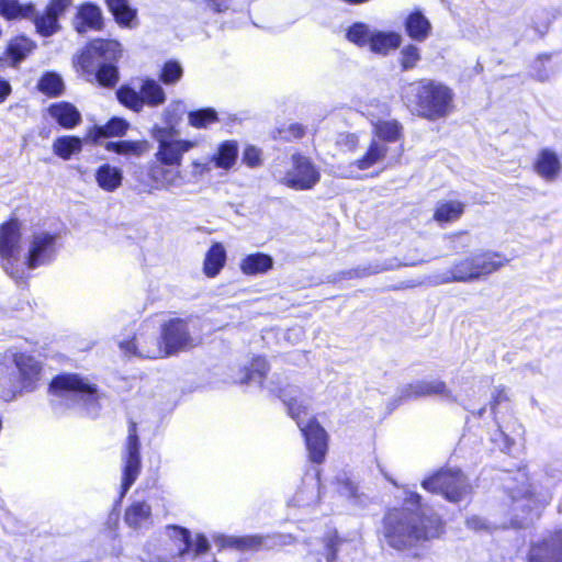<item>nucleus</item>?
<instances>
[{
    "label": "nucleus",
    "instance_id": "34",
    "mask_svg": "<svg viewBox=\"0 0 562 562\" xmlns=\"http://www.w3.org/2000/svg\"><path fill=\"white\" fill-rule=\"evenodd\" d=\"M30 19L33 21V23L36 27V31L41 35L46 36V37L52 36L60 29V25L58 22L59 18L56 16L50 11H48L47 9L42 13H38L34 9V13Z\"/></svg>",
    "mask_w": 562,
    "mask_h": 562
},
{
    "label": "nucleus",
    "instance_id": "16",
    "mask_svg": "<svg viewBox=\"0 0 562 562\" xmlns=\"http://www.w3.org/2000/svg\"><path fill=\"white\" fill-rule=\"evenodd\" d=\"M430 395H440L447 402H458L457 396L452 394V392L447 387L446 383L439 380H423L407 384L401 390L398 400L402 402Z\"/></svg>",
    "mask_w": 562,
    "mask_h": 562
},
{
    "label": "nucleus",
    "instance_id": "52",
    "mask_svg": "<svg viewBox=\"0 0 562 562\" xmlns=\"http://www.w3.org/2000/svg\"><path fill=\"white\" fill-rule=\"evenodd\" d=\"M243 162L250 168L260 166L261 151L256 146L248 145L243 153Z\"/></svg>",
    "mask_w": 562,
    "mask_h": 562
},
{
    "label": "nucleus",
    "instance_id": "7",
    "mask_svg": "<svg viewBox=\"0 0 562 562\" xmlns=\"http://www.w3.org/2000/svg\"><path fill=\"white\" fill-rule=\"evenodd\" d=\"M119 346L126 355L145 359H158L170 355L176 348V319L169 318L161 325L159 339L140 331L132 340L121 341Z\"/></svg>",
    "mask_w": 562,
    "mask_h": 562
},
{
    "label": "nucleus",
    "instance_id": "2",
    "mask_svg": "<svg viewBox=\"0 0 562 562\" xmlns=\"http://www.w3.org/2000/svg\"><path fill=\"white\" fill-rule=\"evenodd\" d=\"M265 387L284 403L289 415L296 420L305 439L311 461L323 462L327 452V434L315 418L304 422L302 415L307 416V412L304 401L301 400L300 389L290 384L282 386L278 374H272Z\"/></svg>",
    "mask_w": 562,
    "mask_h": 562
},
{
    "label": "nucleus",
    "instance_id": "3",
    "mask_svg": "<svg viewBox=\"0 0 562 562\" xmlns=\"http://www.w3.org/2000/svg\"><path fill=\"white\" fill-rule=\"evenodd\" d=\"M42 376V366L25 353L0 356V398L11 401L16 395L33 392Z\"/></svg>",
    "mask_w": 562,
    "mask_h": 562
},
{
    "label": "nucleus",
    "instance_id": "21",
    "mask_svg": "<svg viewBox=\"0 0 562 562\" xmlns=\"http://www.w3.org/2000/svg\"><path fill=\"white\" fill-rule=\"evenodd\" d=\"M406 34L416 42H424L431 34V23L419 9L412 11L404 20Z\"/></svg>",
    "mask_w": 562,
    "mask_h": 562
},
{
    "label": "nucleus",
    "instance_id": "54",
    "mask_svg": "<svg viewBox=\"0 0 562 562\" xmlns=\"http://www.w3.org/2000/svg\"><path fill=\"white\" fill-rule=\"evenodd\" d=\"M71 4L72 0H50L46 9L60 18Z\"/></svg>",
    "mask_w": 562,
    "mask_h": 562
},
{
    "label": "nucleus",
    "instance_id": "33",
    "mask_svg": "<svg viewBox=\"0 0 562 562\" xmlns=\"http://www.w3.org/2000/svg\"><path fill=\"white\" fill-rule=\"evenodd\" d=\"M34 13L32 3L22 4L19 0H0V15L7 20L27 19Z\"/></svg>",
    "mask_w": 562,
    "mask_h": 562
},
{
    "label": "nucleus",
    "instance_id": "55",
    "mask_svg": "<svg viewBox=\"0 0 562 562\" xmlns=\"http://www.w3.org/2000/svg\"><path fill=\"white\" fill-rule=\"evenodd\" d=\"M161 79L165 83H172L176 81V61L170 60L166 63L162 71Z\"/></svg>",
    "mask_w": 562,
    "mask_h": 562
},
{
    "label": "nucleus",
    "instance_id": "31",
    "mask_svg": "<svg viewBox=\"0 0 562 562\" xmlns=\"http://www.w3.org/2000/svg\"><path fill=\"white\" fill-rule=\"evenodd\" d=\"M273 266L271 256L262 252H256L245 257L240 263V269L245 274L266 273Z\"/></svg>",
    "mask_w": 562,
    "mask_h": 562
},
{
    "label": "nucleus",
    "instance_id": "43",
    "mask_svg": "<svg viewBox=\"0 0 562 562\" xmlns=\"http://www.w3.org/2000/svg\"><path fill=\"white\" fill-rule=\"evenodd\" d=\"M189 124L196 128H207L218 121V114L213 108H202L188 113Z\"/></svg>",
    "mask_w": 562,
    "mask_h": 562
},
{
    "label": "nucleus",
    "instance_id": "41",
    "mask_svg": "<svg viewBox=\"0 0 562 562\" xmlns=\"http://www.w3.org/2000/svg\"><path fill=\"white\" fill-rule=\"evenodd\" d=\"M139 90L144 99V104L156 106L165 102L162 88L153 79L143 80Z\"/></svg>",
    "mask_w": 562,
    "mask_h": 562
},
{
    "label": "nucleus",
    "instance_id": "46",
    "mask_svg": "<svg viewBox=\"0 0 562 562\" xmlns=\"http://www.w3.org/2000/svg\"><path fill=\"white\" fill-rule=\"evenodd\" d=\"M95 78L103 87H114L119 81V69L116 64L105 63L94 65Z\"/></svg>",
    "mask_w": 562,
    "mask_h": 562
},
{
    "label": "nucleus",
    "instance_id": "59",
    "mask_svg": "<svg viewBox=\"0 0 562 562\" xmlns=\"http://www.w3.org/2000/svg\"><path fill=\"white\" fill-rule=\"evenodd\" d=\"M289 133L294 138H301L304 135V127L301 124H299V123L291 124L289 126Z\"/></svg>",
    "mask_w": 562,
    "mask_h": 562
},
{
    "label": "nucleus",
    "instance_id": "20",
    "mask_svg": "<svg viewBox=\"0 0 562 562\" xmlns=\"http://www.w3.org/2000/svg\"><path fill=\"white\" fill-rule=\"evenodd\" d=\"M214 542L220 548L236 547L238 549L256 551L260 549H270L276 543L269 536H245L239 538H227L224 536H218L214 538Z\"/></svg>",
    "mask_w": 562,
    "mask_h": 562
},
{
    "label": "nucleus",
    "instance_id": "29",
    "mask_svg": "<svg viewBox=\"0 0 562 562\" xmlns=\"http://www.w3.org/2000/svg\"><path fill=\"white\" fill-rule=\"evenodd\" d=\"M151 508L146 502H133L125 510L124 521L133 529L146 526L150 520Z\"/></svg>",
    "mask_w": 562,
    "mask_h": 562
},
{
    "label": "nucleus",
    "instance_id": "24",
    "mask_svg": "<svg viewBox=\"0 0 562 562\" xmlns=\"http://www.w3.org/2000/svg\"><path fill=\"white\" fill-rule=\"evenodd\" d=\"M401 43L402 36L398 33L373 29L368 47L373 54L386 56L391 50L400 47Z\"/></svg>",
    "mask_w": 562,
    "mask_h": 562
},
{
    "label": "nucleus",
    "instance_id": "62",
    "mask_svg": "<svg viewBox=\"0 0 562 562\" xmlns=\"http://www.w3.org/2000/svg\"><path fill=\"white\" fill-rule=\"evenodd\" d=\"M485 411H486V407H485V406H483V407H481V408H480L479 411H476V412L471 411V413H472L473 415H475V416H477V417H480V418H481V417L483 416V414L485 413Z\"/></svg>",
    "mask_w": 562,
    "mask_h": 562
},
{
    "label": "nucleus",
    "instance_id": "17",
    "mask_svg": "<svg viewBox=\"0 0 562 562\" xmlns=\"http://www.w3.org/2000/svg\"><path fill=\"white\" fill-rule=\"evenodd\" d=\"M528 562H562V531H555L530 546Z\"/></svg>",
    "mask_w": 562,
    "mask_h": 562
},
{
    "label": "nucleus",
    "instance_id": "30",
    "mask_svg": "<svg viewBox=\"0 0 562 562\" xmlns=\"http://www.w3.org/2000/svg\"><path fill=\"white\" fill-rule=\"evenodd\" d=\"M268 372V363L265 358H255L249 367L240 371L239 383L246 385L256 384L263 387V379Z\"/></svg>",
    "mask_w": 562,
    "mask_h": 562
},
{
    "label": "nucleus",
    "instance_id": "9",
    "mask_svg": "<svg viewBox=\"0 0 562 562\" xmlns=\"http://www.w3.org/2000/svg\"><path fill=\"white\" fill-rule=\"evenodd\" d=\"M57 238V234L43 229H36L27 237V251L21 259V263H23L21 282L26 280L27 270L47 266L56 259Z\"/></svg>",
    "mask_w": 562,
    "mask_h": 562
},
{
    "label": "nucleus",
    "instance_id": "61",
    "mask_svg": "<svg viewBox=\"0 0 562 562\" xmlns=\"http://www.w3.org/2000/svg\"><path fill=\"white\" fill-rule=\"evenodd\" d=\"M192 147V143L189 140L178 139V155L188 151Z\"/></svg>",
    "mask_w": 562,
    "mask_h": 562
},
{
    "label": "nucleus",
    "instance_id": "18",
    "mask_svg": "<svg viewBox=\"0 0 562 562\" xmlns=\"http://www.w3.org/2000/svg\"><path fill=\"white\" fill-rule=\"evenodd\" d=\"M74 29L79 34L103 29V13L99 5L87 2L81 4L72 20Z\"/></svg>",
    "mask_w": 562,
    "mask_h": 562
},
{
    "label": "nucleus",
    "instance_id": "19",
    "mask_svg": "<svg viewBox=\"0 0 562 562\" xmlns=\"http://www.w3.org/2000/svg\"><path fill=\"white\" fill-rule=\"evenodd\" d=\"M178 542L181 544V547H178V558L184 555H191L192 558H195L207 552L210 549V542L204 535L196 533L193 537L189 529L179 525Z\"/></svg>",
    "mask_w": 562,
    "mask_h": 562
},
{
    "label": "nucleus",
    "instance_id": "25",
    "mask_svg": "<svg viewBox=\"0 0 562 562\" xmlns=\"http://www.w3.org/2000/svg\"><path fill=\"white\" fill-rule=\"evenodd\" d=\"M48 113L64 128H72L81 122L80 112L69 102L53 103L48 108Z\"/></svg>",
    "mask_w": 562,
    "mask_h": 562
},
{
    "label": "nucleus",
    "instance_id": "39",
    "mask_svg": "<svg viewBox=\"0 0 562 562\" xmlns=\"http://www.w3.org/2000/svg\"><path fill=\"white\" fill-rule=\"evenodd\" d=\"M508 397H507V394H506V391L505 389H496L495 392L493 393V400H492V403H491V411L494 415V419H496V409H497V406L507 401ZM496 425H497V430L493 437V440L494 441H498V440H503L504 441V445L502 446V450L503 451H509L510 450V446L513 445V440L508 437V435L502 429L501 425L498 424L497 420H495Z\"/></svg>",
    "mask_w": 562,
    "mask_h": 562
},
{
    "label": "nucleus",
    "instance_id": "63",
    "mask_svg": "<svg viewBox=\"0 0 562 562\" xmlns=\"http://www.w3.org/2000/svg\"><path fill=\"white\" fill-rule=\"evenodd\" d=\"M177 71H178V80H179L181 78V76H182V72H183L182 67L180 66L179 63H178Z\"/></svg>",
    "mask_w": 562,
    "mask_h": 562
},
{
    "label": "nucleus",
    "instance_id": "6",
    "mask_svg": "<svg viewBox=\"0 0 562 562\" xmlns=\"http://www.w3.org/2000/svg\"><path fill=\"white\" fill-rule=\"evenodd\" d=\"M509 260L499 252H474L454 262L451 268L440 276L438 284L452 282H472L497 271Z\"/></svg>",
    "mask_w": 562,
    "mask_h": 562
},
{
    "label": "nucleus",
    "instance_id": "1",
    "mask_svg": "<svg viewBox=\"0 0 562 562\" xmlns=\"http://www.w3.org/2000/svg\"><path fill=\"white\" fill-rule=\"evenodd\" d=\"M381 531L390 548L418 557L417 549L439 538L445 531V524L439 515L424 507L418 493L407 492L402 507L385 513Z\"/></svg>",
    "mask_w": 562,
    "mask_h": 562
},
{
    "label": "nucleus",
    "instance_id": "13",
    "mask_svg": "<svg viewBox=\"0 0 562 562\" xmlns=\"http://www.w3.org/2000/svg\"><path fill=\"white\" fill-rule=\"evenodd\" d=\"M293 169L288 171L282 183L286 187L297 190H311L318 183L321 172L312 160L303 155L294 154L292 156Z\"/></svg>",
    "mask_w": 562,
    "mask_h": 562
},
{
    "label": "nucleus",
    "instance_id": "60",
    "mask_svg": "<svg viewBox=\"0 0 562 562\" xmlns=\"http://www.w3.org/2000/svg\"><path fill=\"white\" fill-rule=\"evenodd\" d=\"M418 284L419 282H416L415 280L402 281L398 284L392 286V290L413 289Z\"/></svg>",
    "mask_w": 562,
    "mask_h": 562
},
{
    "label": "nucleus",
    "instance_id": "11",
    "mask_svg": "<svg viewBox=\"0 0 562 562\" xmlns=\"http://www.w3.org/2000/svg\"><path fill=\"white\" fill-rule=\"evenodd\" d=\"M424 490L442 495L450 503H459L471 492L468 477L460 469H440L422 481Z\"/></svg>",
    "mask_w": 562,
    "mask_h": 562
},
{
    "label": "nucleus",
    "instance_id": "8",
    "mask_svg": "<svg viewBox=\"0 0 562 562\" xmlns=\"http://www.w3.org/2000/svg\"><path fill=\"white\" fill-rule=\"evenodd\" d=\"M53 395L64 400L68 405H82L88 409L98 406L99 393L97 385L76 373L56 376L49 386Z\"/></svg>",
    "mask_w": 562,
    "mask_h": 562
},
{
    "label": "nucleus",
    "instance_id": "27",
    "mask_svg": "<svg viewBox=\"0 0 562 562\" xmlns=\"http://www.w3.org/2000/svg\"><path fill=\"white\" fill-rule=\"evenodd\" d=\"M109 11L115 21L125 27L136 26L137 11L130 5L128 0H105Z\"/></svg>",
    "mask_w": 562,
    "mask_h": 562
},
{
    "label": "nucleus",
    "instance_id": "42",
    "mask_svg": "<svg viewBox=\"0 0 562 562\" xmlns=\"http://www.w3.org/2000/svg\"><path fill=\"white\" fill-rule=\"evenodd\" d=\"M386 150L387 147L384 143L372 140L367 153L356 161L357 167L361 170L372 167L384 158Z\"/></svg>",
    "mask_w": 562,
    "mask_h": 562
},
{
    "label": "nucleus",
    "instance_id": "5",
    "mask_svg": "<svg viewBox=\"0 0 562 562\" xmlns=\"http://www.w3.org/2000/svg\"><path fill=\"white\" fill-rule=\"evenodd\" d=\"M153 138L158 143V149L150 178L157 189L168 188L176 180V119L168 116L161 124H156Z\"/></svg>",
    "mask_w": 562,
    "mask_h": 562
},
{
    "label": "nucleus",
    "instance_id": "40",
    "mask_svg": "<svg viewBox=\"0 0 562 562\" xmlns=\"http://www.w3.org/2000/svg\"><path fill=\"white\" fill-rule=\"evenodd\" d=\"M373 29L364 22H355L346 31V38L358 47L369 46Z\"/></svg>",
    "mask_w": 562,
    "mask_h": 562
},
{
    "label": "nucleus",
    "instance_id": "57",
    "mask_svg": "<svg viewBox=\"0 0 562 562\" xmlns=\"http://www.w3.org/2000/svg\"><path fill=\"white\" fill-rule=\"evenodd\" d=\"M206 3L215 12H224L231 7L232 0H206Z\"/></svg>",
    "mask_w": 562,
    "mask_h": 562
},
{
    "label": "nucleus",
    "instance_id": "10",
    "mask_svg": "<svg viewBox=\"0 0 562 562\" xmlns=\"http://www.w3.org/2000/svg\"><path fill=\"white\" fill-rule=\"evenodd\" d=\"M21 223L12 218L0 226V266L16 283H21Z\"/></svg>",
    "mask_w": 562,
    "mask_h": 562
},
{
    "label": "nucleus",
    "instance_id": "49",
    "mask_svg": "<svg viewBox=\"0 0 562 562\" xmlns=\"http://www.w3.org/2000/svg\"><path fill=\"white\" fill-rule=\"evenodd\" d=\"M33 48V42L25 37H20L11 42L9 53L14 60H22Z\"/></svg>",
    "mask_w": 562,
    "mask_h": 562
},
{
    "label": "nucleus",
    "instance_id": "53",
    "mask_svg": "<svg viewBox=\"0 0 562 562\" xmlns=\"http://www.w3.org/2000/svg\"><path fill=\"white\" fill-rule=\"evenodd\" d=\"M340 543L341 540L336 535L330 536L326 539L324 544V554L326 557L327 562H336L337 551Z\"/></svg>",
    "mask_w": 562,
    "mask_h": 562
},
{
    "label": "nucleus",
    "instance_id": "47",
    "mask_svg": "<svg viewBox=\"0 0 562 562\" xmlns=\"http://www.w3.org/2000/svg\"><path fill=\"white\" fill-rule=\"evenodd\" d=\"M128 127V123L120 117H113L106 124L98 126L97 133L101 137L123 135Z\"/></svg>",
    "mask_w": 562,
    "mask_h": 562
},
{
    "label": "nucleus",
    "instance_id": "36",
    "mask_svg": "<svg viewBox=\"0 0 562 562\" xmlns=\"http://www.w3.org/2000/svg\"><path fill=\"white\" fill-rule=\"evenodd\" d=\"M401 267V263L397 262L396 259H390L387 261L381 263H372L368 266H361L356 269H351L349 271L344 272V278L352 279V278H364L372 274H376L383 271L394 270L395 268Z\"/></svg>",
    "mask_w": 562,
    "mask_h": 562
},
{
    "label": "nucleus",
    "instance_id": "15",
    "mask_svg": "<svg viewBox=\"0 0 562 562\" xmlns=\"http://www.w3.org/2000/svg\"><path fill=\"white\" fill-rule=\"evenodd\" d=\"M239 149L236 140H224L218 145L216 153L211 156L209 161L193 164L194 173L210 172L212 167L229 170L236 164Z\"/></svg>",
    "mask_w": 562,
    "mask_h": 562
},
{
    "label": "nucleus",
    "instance_id": "48",
    "mask_svg": "<svg viewBox=\"0 0 562 562\" xmlns=\"http://www.w3.org/2000/svg\"><path fill=\"white\" fill-rule=\"evenodd\" d=\"M402 126L396 121L380 122L375 126L376 136L384 142H394L401 134Z\"/></svg>",
    "mask_w": 562,
    "mask_h": 562
},
{
    "label": "nucleus",
    "instance_id": "51",
    "mask_svg": "<svg viewBox=\"0 0 562 562\" xmlns=\"http://www.w3.org/2000/svg\"><path fill=\"white\" fill-rule=\"evenodd\" d=\"M551 55L550 54H541L538 56V58L533 61L531 66L532 76L539 80V81H547L550 76L551 71L547 70L544 67V64L547 61H550Z\"/></svg>",
    "mask_w": 562,
    "mask_h": 562
},
{
    "label": "nucleus",
    "instance_id": "50",
    "mask_svg": "<svg viewBox=\"0 0 562 562\" xmlns=\"http://www.w3.org/2000/svg\"><path fill=\"white\" fill-rule=\"evenodd\" d=\"M420 59L419 48L416 45L409 44L401 50V66L404 70L412 69Z\"/></svg>",
    "mask_w": 562,
    "mask_h": 562
},
{
    "label": "nucleus",
    "instance_id": "64",
    "mask_svg": "<svg viewBox=\"0 0 562 562\" xmlns=\"http://www.w3.org/2000/svg\"><path fill=\"white\" fill-rule=\"evenodd\" d=\"M213 562H217V561L214 560Z\"/></svg>",
    "mask_w": 562,
    "mask_h": 562
},
{
    "label": "nucleus",
    "instance_id": "56",
    "mask_svg": "<svg viewBox=\"0 0 562 562\" xmlns=\"http://www.w3.org/2000/svg\"><path fill=\"white\" fill-rule=\"evenodd\" d=\"M465 525L469 529H473L475 531L487 529L485 519L480 516H472L467 518Z\"/></svg>",
    "mask_w": 562,
    "mask_h": 562
},
{
    "label": "nucleus",
    "instance_id": "4",
    "mask_svg": "<svg viewBox=\"0 0 562 562\" xmlns=\"http://www.w3.org/2000/svg\"><path fill=\"white\" fill-rule=\"evenodd\" d=\"M402 98L422 117L437 120L449 114L453 92L441 82L422 79L403 87Z\"/></svg>",
    "mask_w": 562,
    "mask_h": 562
},
{
    "label": "nucleus",
    "instance_id": "22",
    "mask_svg": "<svg viewBox=\"0 0 562 562\" xmlns=\"http://www.w3.org/2000/svg\"><path fill=\"white\" fill-rule=\"evenodd\" d=\"M201 340V319L190 317L187 321L178 318V351L196 346Z\"/></svg>",
    "mask_w": 562,
    "mask_h": 562
},
{
    "label": "nucleus",
    "instance_id": "45",
    "mask_svg": "<svg viewBox=\"0 0 562 562\" xmlns=\"http://www.w3.org/2000/svg\"><path fill=\"white\" fill-rule=\"evenodd\" d=\"M119 101L126 108L139 112L144 106V99L142 98L140 90L123 86L116 91Z\"/></svg>",
    "mask_w": 562,
    "mask_h": 562
},
{
    "label": "nucleus",
    "instance_id": "26",
    "mask_svg": "<svg viewBox=\"0 0 562 562\" xmlns=\"http://www.w3.org/2000/svg\"><path fill=\"white\" fill-rule=\"evenodd\" d=\"M535 170L547 181H554L561 171L558 155L551 149H542L535 161Z\"/></svg>",
    "mask_w": 562,
    "mask_h": 562
},
{
    "label": "nucleus",
    "instance_id": "37",
    "mask_svg": "<svg viewBox=\"0 0 562 562\" xmlns=\"http://www.w3.org/2000/svg\"><path fill=\"white\" fill-rule=\"evenodd\" d=\"M37 89L47 97L56 98L63 94L65 85L57 72L47 71L40 78Z\"/></svg>",
    "mask_w": 562,
    "mask_h": 562
},
{
    "label": "nucleus",
    "instance_id": "14",
    "mask_svg": "<svg viewBox=\"0 0 562 562\" xmlns=\"http://www.w3.org/2000/svg\"><path fill=\"white\" fill-rule=\"evenodd\" d=\"M140 471V458H139V441L136 432V425L131 424L128 428V437L126 445V457H125V465L123 471V480H122V492L121 497H123L133 483L136 481Z\"/></svg>",
    "mask_w": 562,
    "mask_h": 562
},
{
    "label": "nucleus",
    "instance_id": "58",
    "mask_svg": "<svg viewBox=\"0 0 562 562\" xmlns=\"http://www.w3.org/2000/svg\"><path fill=\"white\" fill-rule=\"evenodd\" d=\"M10 93H11L10 83L7 80L0 78V103H2Z\"/></svg>",
    "mask_w": 562,
    "mask_h": 562
},
{
    "label": "nucleus",
    "instance_id": "35",
    "mask_svg": "<svg viewBox=\"0 0 562 562\" xmlns=\"http://www.w3.org/2000/svg\"><path fill=\"white\" fill-rule=\"evenodd\" d=\"M105 148L120 155L139 157L149 149V144L147 140H119L109 142Z\"/></svg>",
    "mask_w": 562,
    "mask_h": 562
},
{
    "label": "nucleus",
    "instance_id": "32",
    "mask_svg": "<svg viewBox=\"0 0 562 562\" xmlns=\"http://www.w3.org/2000/svg\"><path fill=\"white\" fill-rule=\"evenodd\" d=\"M226 261V251L222 244L216 243L211 246L204 260V273L213 278L218 274Z\"/></svg>",
    "mask_w": 562,
    "mask_h": 562
},
{
    "label": "nucleus",
    "instance_id": "38",
    "mask_svg": "<svg viewBox=\"0 0 562 562\" xmlns=\"http://www.w3.org/2000/svg\"><path fill=\"white\" fill-rule=\"evenodd\" d=\"M464 212V204L458 201L439 202L436 206L434 218L440 223L458 220Z\"/></svg>",
    "mask_w": 562,
    "mask_h": 562
},
{
    "label": "nucleus",
    "instance_id": "28",
    "mask_svg": "<svg viewBox=\"0 0 562 562\" xmlns=\"http://www.w3.org/2000/svg\"><path fill=\"white\" fill-rule=\"evenodd\" d=\"M122 170L109 164L101 165L95 171V181L98 186L106 192H113L116 190L122 184Z\"/></svg>",
    "mask_w": 562,
    "mask_h": 562
},
{
    "label": "nucleus",
    "instance_id": "44",
    "mask_svg": "<svg viewBox=\"0 0 562 562\" xmlns=\"http://www.w3.org/2000/svg\"><path fill=\"white\" fill-rule=\"evenodd\" d=\"M53 149L57 156L67 160L81 149V140L74 136H63L54 142Z\"/></svg>",
    "mask_w": 562,
    "mask_h": 562
},
{
    "label": "nucleus",
    "instance_id": "23",
    "mask_svg": "<svg viewBox=\"0 0 562 562\" xmlns=\"http://www.w3.org/2000/svg\"><path fill=\"white\" fill-rule=\"evenodd\" d=\"M338 492L345 496L353 506L364 508L370 503V497L366 494L358 482L349 477L346 473L337 476Z\"/></svg>",
    "mask_w": 562,
    "mask_h": 562
},
{
    "label": "nucleus",
    "instance_id": "12",
    "mask_svg": "<svg viewBox=\"0 0 562 562\" xmlns=\"http://www.w3.org/2000/svg\"><path fill=\"white\" fill-rule=\"evenodd\" d=\"M123 48L115 40H92L79 56L78 64L86 72L94 71V65L116 64L122 57Z\"/></svg>",
    "mask_w": 562,
    "mask_h": 562
}]
</instances>
